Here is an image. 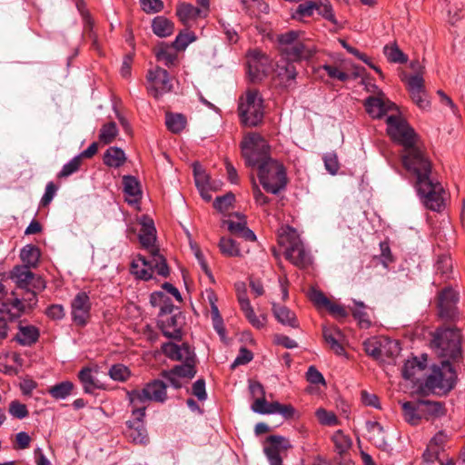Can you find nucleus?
I'll list each match as a JSON object with an SVG mask.
<instances>
[{
  "mask_svg": "<svg viewBox=\"0 0 465 465\" xmlns=\"http://www.w3.org/2000/svg\"><path fill=\"white\" fill-rule=\"evenodd\" d=\"M45 314L51 320L58 321L65 316V311L61 304H52L46 308Z\"/></svg>",
  "mask_w": 465,
  "mask_h": 465,
  "instance_id": "nucleus-60",
  "label": "nucleus"
},
{
  "mask_svg": "<svg viewBox=\"0 0 465 465\" xmlns=\"http://www.w3.org/2000/svg\"><path fill=\"white\" fill-rule=\"evenodd\" d=\"M448 435L443 430H440L434 435L428 445L440 451H443L444 445L448 441Z\"/></svg>",
  "mask_w": 465,
  "mask_h": 465,
  "instance_id": "nucleus-63",
  "label": "nucleus"
},
{
  "mask_svg": "<svg viewBox=\"0 0 465 465\" xmlns=\"http://www.w3.org/2000/svg\"><path fill=\"white\" fill-rule=\"evenodd\" d=\"M384 54L391 63L404 64L407 62V55L399 48L396 43L384 46Z\"/></svg>",
  "mask_w": 465,
  "mask_h": 465,
  "instance_id": "nucleus-47",
  "label": "nucleus"
},
{
  "mask_svg": "<svg viewBox=\"0 0 465 465\" xmlns=\"http://www.w3.org/2000/svg\"><path fill=\"white\" fill-rule=\"evenodd\" d=\"M162 351L172 361H183L195 358L193 351L186 342L177 345L173 342H165L162 345Z\"/></svg>",
  "mask_w": 465,
  "mask_h": 465,
  "instance_id": "nucleus-17",
  "label": "nucleus"
},
{
  "mask_svg": "<svg viewBox=\"0 0 465 465\" xmlns=\"http://www.w3.org/2000/svg\"><path fill=\"white\" fill-rule=\"evenodd\" d=\"M263 100L256 89H248L239 99L238 114L247 126H256L263 119Z\"/></svg>",
  "mask_w": 465,
  "mask_h": 465,
  "instance_id": "nucleus-9",
  "label": "nucleus"
},
{
  "mask_svg": "<svg viewBox=\"0 0 465 465\" xmlns=\"http://www.w3.org/2000/svg\"><path fill=\"white\" fill-rule=\"evenodd\" d=\"M456 380L457 374L450 362L441 361L440 365L433 366L421 389L437 394H447L454 388Z\"/></svg>",
  "mask_w": 465,
  "mask_h": 465,
  "instance_id": "nucleus-5",
  "label": "nucleus"
},
{
  "mask_svg": "<svg viewBox=\"0 0 465 465\" xmlns=\"http://www.w3.org/2000/svg\"><path fill=\"white\" fill-rule=\"evenodd\" d=\"M316 10L318 13L324 17L325 19L329 20L332 24L336 25L337 20L335 18V15L333 14V10L330 3H321L317 5Z\"/></svg>",
  "mask_w": 465,
  "mask_h": 465,
  "instance_id": "nucleus-59",
  "label": "nucleus"
},
{
  "mask_svg": "<svg viewBox=\"0 0 465 465\" xmlns=\"http://www.w3.org/2000/svg\"><path fill=\"white\" fill-rule=\"evenodd\" d=\"M81 164V156L74 157L70 162L63 166L62 170L58 173L57 177L62 179L72 175L80 169Z\"/></svg>",
  "mask_w": 465,
  "mask_h": 465,
  "instance_id": "nucleus-50",
  "label": "nucleus"
},
{
  "mask_svg": "<svg viewBox=\"0 0 465 465\" xmlns=\"http://www.w3.org/2000/svg\"><path fill=\"white\" fill-rule=\"evenodd\" d=\"M9 413L16 419H24L28 416V410L25 404L19 402L18 401H13L9 404Z\"/></svg>",
  "mask_w": 465,
  "mask_h": 465,
  "instance_id": "nucleus-55",
  "label": "nucleus"
},
{
  "mask_svg": "<svg viewBox=\"0 0 465 465\" xmlns=\"http://www.w3.org/2000/svg\"><path fill=\"white\" fill-rule=\"evenodd\" d=\"M365 352L371 356L375 360L381 359L383 355L388 353L389 347L391 350L392 347L397 349L398 343L394 341L387 339L371 338L363 342Z\"/></svg>",
  "mask_w": 465,
  "mask_h": 465,
  "instance_id": "nucleus-18",
  "label": "nucleus"
},
{
  "mask_svg": "<svg viewBox=\"0 0 465 465\" xmlns=\"http://www.w3.org/2000/svg\"><path fill=\"white\" fill-rule=\"evenodd\" d=\"M234 200V194L228 193L223 196L217 197L213 202V207L220 212L227 211L228 208L232 205Z\"/></svg>",
  "mask_w": 465,
  "mask_h": 465,
  "instance_id": "nucleus-56",
  "label": "nucleus"
},
{
  "mask_svg": "<svg viewBox=\"0 0 465 465\" xmlns=\"http://www.w3.org/2000/svg\"><path fill=\"white\" fill-rule=\"evenodd\" d=\"M194 363L195 358H192L190 361H183V364L175 365L171 370H168V373H174L180 378L193 379L196 374Z\"/></svg>",
  "mask_w": 465,
  "mask_h": 465,
  "instance_id": "nucleus-40",
  "label": "nucleus"
},
{
  "mask_svg": "<svg viewBox=\"0 0 465 465\" xmlns=\"http://www.w3.org/2000/svg\"><path fill=\"white\" fill-rule=\"evenodd\" d=\"M147 80L150 84L148 91L155 98H159L172 90L170 76L165 69L157 66L153 70H150Z\"/></svg>",
  "mask_w": 465,
  "mask_h": 465,
  "instance_id": "nucleus-11",
  "label": "nucleus"
},
{
  "mask_svg": "<svg viewBox=\"0 0 465 465\" xmlns=\"http://www.w3.org/2000/svg\"><path fill=\"white\" fill-rule=\"evenodd\" d=\"M78 379L83 384L85 393H93L94 389L100 388L92 374V369L89 367H84L78 372Z\"/></svg>",
  "mask_w": 465,
  "mask_h": 465,
  "instance_id": "nucleus-44",
  "label": "nucleus"
},
{
  "mask_svg": "<svg viewBox=\"0 0 465 465\" xmlns=\"http://www.w3.org/2000/svg\"><path fill=\"white\" fill-rule=\"evenodd\" d=\"M364 106L367 113L372 118H381L391 111L398 112L396 104L390 100L385 99L383 94H380L376 97L370 96L366 99Z\"/></svg>",
  "mask_w": 465,
  "mask_h": 465,
  "instance_id": "nucleus-16",
  "label": "nucleus"
},
{
  "mask_svg": "<svg viewBox=\"0 0 465 465\" xmlns=\"http://www.w3.org/2000/svg\"><path fill=\"white\" fill-rule=\"evenodd\" d=\"M151 258L148 260V267L152 268V273L156 271L160 276L164 278L170 274V269L166 259L159 252V249H152Z\"/></svg>",
  "mask_w": 465,
  "mask_h": 465,
  "instance_id": "nucleus-34",
  "label": "nucleus"
},
{
  "mask_svg": "<svg viewBox=\"0 0 465 465\" xmlns=\"http://www.w3.org/2000/svg\"><path fill=\"white\" fill-rule=\"evenodd\" d=\"M242 155L247 166L259 168L271 159V147L267 141L259 134H247L241 143Z\"/></svg>",
  "mask_w": 465,
  "mask_h": 465,
  "instance_id": "nucleus-7",
  "label": "nucleus"
},
{
  "mask_svg": "<svg viewBox=\"0 0 465 465\" xmlns=\"http://www.w3.org/2000/svg\"><path fill=\"white\" fill-rule=\"evenodd\" d=\"M432 348L442 361L461 358V334L457 328H439L433 333Z\"/></svg>",
  "mask_w": 465,
  "mask_h": 465,
  "instance_id": "nucleus-4",
  "label": "nucleus"
},
{
  "mask_svg": "<svg viewBox=\"0 0 465 465\" xmlns=\"http://www.w3.org/2000/svg\"><path fill=\"white\" fill-rule=\"evenodd\" d=\"M76 5L78 10L81 12L84 21V35L92 42V46L94 48L98 49V39L96 34L94 31V21L92 20L89 13L83 10L84 2L82 0H79Z\"/></svg>",
  "mask_w": 465,
  "mask_h": 465,
  "instance_id": "nucleus-35",
  "label": "nucleus"
},
{
  "mask_svg": "<svg viewBox=\"0 0 465 465\" xmlns=\"http://www.w3.org/2000/svg\"><path fill=\"white\" fill-rule=\"evenodd\" d=\"M73 322L79 327L85 326L91 317V302L85 292H78L71 302Z\"/></svg>",
  "mask_w": 465,
  "mask_h": 465,
  "instance_id": "nucleus-10",
  "label": "nucleus"
},
{
  "mask_svg": "<svg viewBox=\"0 0 465 465\" xmlns=\"http://www.w3.org/2000/svg\"><path fill=\"white\" fill-rule=\"evenodd\" d=\"M427 359V355L423 354L420 358L413 357L407 360L402 367V377L405 380L418 381L417 375L426 369Z\"/></svg>",
  "mask_w": 465,
  "mask_h": 465,
  "instance_id": "nucleus-23",
  "label": "nucleus"
},
{
  "mask_svg": "<svg viewBox=\"0 0 465 465\" xmlns=\"http://www.w3.org/2000/svg\"><path fill=\"white\" fill-rule=\"evenodd\" d=\"M275 82L284 89H292L296 86L298 72L295 63L281 60L275 68Z\"/></svg>",
  "mask_w": 465,
  "mask_h": 465,
  "instance_id": "nucleus-14",
  "label": "nucleus"
},
{
  "mask_svg": "<svg viewBox=\"0 0 465 465\" xmlns=\"http://www.w3.org/2000/svg\"><path fill=\"white\" fill-rule=\"evenodd\" d=\"M174 47L171 45L162 43L154 49V54L157 61L162 62L164 65L170 67L177 62L178 55Z\"/></svg>",
  "mask_w": 465,
  "mask_h": 465,
  "instance_id": "nucleus-32",
  "label": "nucleus"
},
{
  "mask_svg": "<svg viewBox=\"0 0 465 465\" xmlns=\"http://www.w3.org/2000/svg\"><path fill=\"white\" fill-rule=\"evenodd\" d=\"M181 318L179 314L170 315L163 318H159L158 327L163 334L172 340L181 341L183 338L182 327L178 322Z\"/></svg>",
  "mask_w": 465,
  "mask_h": 465,
  "instance_id": "nucleus-21",
  "label": "nucleus"
},
{
  "mask_svg": "<svg viewBox=\"0 0 465 465\" xmlns=\"http://www.w3.org/2000/svg\"><path fill=\"white\" fill-rule=\"evenodd\" d=\"M221 252L228 257H238L242 255L239 243L232 238L222 237L219 242Z\"/></svg>",
  "mask_w": 465,
  "mask_h": 465,
  "instance_id": "nucleus-43",
  "label": "nucleus"
},
{
  "mask_svg": "<svg viewBox=\"0 0 465 465\" xmlns=\"http://www.w3.org/2000/svg\"><path fill=\"white\" fill-rule=\"evenodd\" d=\"M126 426L125 436L131 442L141 445L148 442L149 439L143 424V418L134 417L133 420L126 422Z\"/></svg>",
  "mask_w": 465,
  "mask_h": 465,
  "instance_id": "nucleus-19",
  "label": "nucleus"
},
{
  "mask_svg": "<svg viewBox=\"0 0 465 465\" xmlns=\"http://www.w3.org/2000/svg\"><path fill=\"white\" fill-rule=\"evenodd\" d=\"M203 10L201 8L187 3H182L178 5L176 8V15L178 16L179 20L185 25L189 23V21L194 20L201 16Z\"/></svg>",
  "mask_w": 465,
  "mask_h": 465,
  "instance_id": "nucleus-38",
  "label": "nucleus"
},
{
  "mask_svg": "<svg viewBox=\"0 0 465 465\" xmlns=\"http://www.w3.org/2000/svg\"><path fill=\"white\" fill-rule=\"evenodd\" d=\"M315 414L320 423L322 425L334 426L338 424V419L332 411H328L325 409H318Z\"/></svg>",
  "mask_w": 465,
  "mask_h": 465,
  "instance_id": "nucleus-54",
  "label": "nucleus"
},
{
  "mask_svg": "<svg viewBox=\"0 0 465 465\" xmlns=\"http://www.w3.org/2000/svg\"><path fill=\"white\" fill-rule=\"evenodd\" d=\"M30 268L24 265H16L10 272V278L18 288L23 290L30 289V281L34 279V272H31Z\"/></svg>",
  "mask_w": 465,
  "mask_h": 465,
  "instance_id": "nucleus-29",
  "label": "nucleus"
},
{
  "mask_svg": "<svg viewBox=\"0 0 465 465\" xmlns=\"http://www.w3.org/2000/svg\"><path fill=\"white\" fill-rule=\"evenodd\" d=\"M104 163L109 167L119 168L126 162L124 152L116 146L109 147L104 154Z\"/></svg>",
  "mask_w": 465,
  "mask_h": 465,
  "instance_id": "nucleus-37",
  "label": "nucleus"
},
{
  "mask_svg": "<svg viewBox=\"0 0 465 465\" xmlns=\"http://www.w3.org/2000/svg\"><path fill=\"white\" fill-rule=\"evenodd\" d=\"M311 301L318 308H325L330 305V300L321 291L312 290L310 294Z\"/></svg>",
  "mask_w": 465,
  "mask_h": 465,
  "instance_id": "nucleus-62",
  "label": "nucleus"
},
{
  "mask_svg": "<svg viewBox=\"0 0 465 465\" xmlns=\"http://www.w3.org/2000/svg\"><path fill=\"white\" fill-rule=\"evenodd\" d=\"M272 311L276 320L282 325L291 328H299L296 314L284 305L272 302Z\"/></svg>",
  "mask_w": 465,
  "mask_h": 465,
  "instance_id": "nucleus-24",
  "label": "nucleus"
},
{
  "mask_svg": "<svg viewBox=\"0 0 465 465\" xmlns=\"http://www.w3.org/2000/svg\"><path fill=\"white\" fill-rule=\"evenodd\" d=\"M272 402H268L265 399V396L263 397H257L252 404V411L260 414H273L272 410Z\"/></svg>",
  "mask_w": 465,
  "mask_h": 465,
  "instance_id": "nucleus-51",
  "label": "nucleus"
},
{
  "mask_svg": "<svg viewBox=\"0 0 465 465\" xmlns=\"http://www.w3.org/2000/svg\"><path fill=\"white\" fill-rule=\"evenodd\" d=\"M420 406L422 410L423 420H433L446 414V408L440 401L420 400Z\"/></svg>",
  "mask_w": 465,
  "mask_h": 465,
  "instance_id": "nucleus-27",
  "label": "nucleus"
},
{
  "mask_svg": "<svg viewBox=\"0 0 465 465\" xmlns=\"http://www.w3.org/2000/svg\"><path fill=\"white\" fill-rule=\"evenodd\" d=\"M323 161L325 168L330 173L335 174L338 172L340 165L337 155L334 153H326L323 157Z\"/></svg>",
  "mask_w": 465,
  "mask_h": 465,
  "instance_id": "nucleus-61",
  "label": "nucleus"
},
{
  "mask_svg": "<svg viewBox=\"0 0 465 465\" xmlns=\"http://www.w3.org/2000/svg\"><path fill=\"white\" fill-rule=\"evenodd\" d=\"M117 134L118 129L116 124L114 122H109L101 127L99 141L104 144L111 143Z\"/></svg>",
  "mask_w": 465,
  "mask_h": 465,
  "instance_id": "nucleus-48",
  "label": "nucleus"
},
{
  "mask_svg": "<svg viewBox=\"0 0 465 465\" xmlns=\"http://www.w3.org/2000/svg\"><path fill=\"white\" fill-rule=\"evenodd\" d=\"M39 337L40 331L37 327L19 324L15 340L22 346H32L38 341Z\"/></svg>",
  "mask_w": 465,
  "mask_h": 465,
  "instance_id": "nucleus-26",
  "label": "nucleus"
},
{
  "mask_svg": "<svg viewBox=\"0 0 465 465\" xmlns=\"http://www.w3.org/2000/svg\"><path fill=\"white\" fill-rule=\"evenodd\" d=\"M266 65H262L260 62H255V60H248L249 74L252 82L262 79L265 75Z\"/></svg>",
  "mask_w": 465,
  "mask_h": 465,
  "instance_id": "nucleus-52",
  "label": "nucleus"
},
{
  "mask_svg": "<svg viewBox=\"0 0 465 465\" xmlns=\"http://www.w3.org/2000/svg\"><path fill=\"white\" fill-rule=\"evenodd\" d=\"M186 124V118L182 114L166 113L165 124L172 133H181L185 128Z\"/></svg>",
  "mask_w": 465,
  "mask_h": 465,
  "instance_id": "nucleus-41",
  "label": "nucleus"
},
{
  "mask_svg": "<svg viewBox=\"0 0 465 465\" xmlns=\"http://www.w3.org/2000/svg\"><path fill=\"white\" fill-rule=\"evenodd\" d=\"M387 133L402 146L401 160L408 172L416 177L418 193L423 198L427 208L440 211L443 206V188L431 177V162L419 143L418 136L400 114L389 115L386 119Z\"/></svg>",
  "mask_w": 465,
  "mask_h": 465,
  "instance_id": "nucleus-1",
  "label": "nucleus"
},
{
  "mask_svg": "<svg viewBox=\"0 0 465 465\" xmlns=\"http://www.w3.org/2000/svg\"><path fill=\"white\" fill-rule=\"evenodd\" d=\"M332 441L337 455H343L344 452H348L351 447V439L344 435L341 430H338L333 434Z\"/></svg>",
  "mask_w": 465,
  "mask_h": 465,
  "instance_id": "nucleus-45",
  "label": "nucleus"
},
{
  "mask_svg": "<svg viewBox=\"0 0 465 465\" xmlns=\"http://www.w3.org/2000/svg\"><path fill=\"white\" fill-rule=\"evenodd\" d=\"M196 40V35L193 32L185 30L180 32L172 45L176 51H183L193 42Z\"/></svg>",
  "mask_w": 465,
  "mask_h": 465,
  "instance_id": "nucleus-46",
  "label": "nucleus"
},
{
  "mask_svg": "<svg viewBox=\"0 0 465 465\" xmlns=\"http://www.w3.org/2000/svg\"><path fill=\"white\" fill-rule=\"evenodd\" d=\"M111 379L117 381H125L130 377L131 372L129 369L124 364H114L108 371Z\"/></svg>",
  "mask_w": 465,
  "mask_h": 465,
  "instance_id": "nucleus-49",
  "label": "nucleus"
},
{
  "mask_svg": "<svg viewBox=\"0 0 465 465\" xmlns=\"http://www.w3.org/2000/svg\"><path fill=\"white\" fill-rule=\"evenodd\" d=\"M441 452L442 451L428 445L422 454V465H434L436 461H439L440 464V461H443L440 459Z\"/></svg>",
  "mask_w": 465,
  "mask_h": 465,
  "instance_id": "nucleus-53",
  "label": "nucleus"
},
{
  "mask_svg": "<svg viewBox=\"0 0 465 465\" xmlns=\"http://www.w3.org/2000/svg\"><path fill=\"white\" fill-rule=\"evenodd\" d=\"M124 192L129 203H137L142 195L138 180L132 175L123 177Z\"/></svg>",
  "mask_w": 465,
  "mask_h": 465,
  "instance_id": "nucleus-31",
  "label": "nucleus"
},
{
  "mask_svg": "<svg viewBox=\"0 0 465 465\" xmlns=\"http://www.w3.org/2000/svg\"><path fill=\"white\" fill-rule=\"evenodd\" d=\"M26 312V306L23 300L17 297H10L4 301L1 304V317L7 316L10 322L20 318Z\"/></svg>",
  "mask_w": 465,
  "mask_h": 465,
  "instance_id": "nucleus-22",
  "label": "nucleus"
},
{
  "mask_svg": "<svg viewBox=\"0 0 465 465\" xmlns=\"http://www.w3.org/2000/svg\"><path fill=\"white\" fill-rule=\"evenodd\" d=\"M291 447L289 440L282 436L271 435L266 438L263 451L270 465H282V452Z\"/></svg>",
  "mask_w": 465,
  "mask_h": 465,
  "instance_id": "nucleus-12",
  "label": "nucleus"
},
{
  "mask_svg": "<svg viewBox=\"0 0 465 465\" xmlns=\"http://www.w3.org/2000/svg\"><path fill=\"white\" fill-rule=\"evenodd\" d=\"M155 232L156 230L152 220H148L142 223L139 241L142 246L149 251V253H152V249H157L154 246V242L156 241Z\"/></svg>",
  "mask_w": 465,
  "mask_h": 465,
  "instance_id": "nucleus-30",
  "label": "nucleus"
},
{
  "mask_svg": "<svg viewBox=\"0 0 465 465\" xmlns=\"http://www.w3.org/2000/svg\"><path fill=\"white\" fill-rule=\"evenodd\" d=\"M403 418L406 422L412 426L419 425L423 420L422 410L420 406V401H405L401 405Z\"/></svg>",
  "mask_w": 465,
  "mask_h": 465,
  "instance_id": "nucleus-28",
  "label": "nucleus"
},
{
  "mask_svg": "<svg viewBox=\"0 0 465 465\" xmlns=\"http://www.w3.org/2000/svg\"><path fill=\"white\" fill-rule=\"evenodd\" d=\"M167 386L160 380H153L142 389H134L127 392L130 404L133 407V417L144 418L148 402L163 403L167 400Z\"/></svg>",
  "mask_w": 465,
  "mask_h": 465,
  "instance_id": "nucleus-3",
  "label": "nucleus"
},
{
  "mask_svg": "<svg viewBox=\"0 0 465 465\" xmlns=\"http://www.w3.org/2000/svg\"><path fill=\"white\" fill-rule=\"evenodd\" d=\"M141 5L146 13H157L163 8V3L161 0H141Z\"/></svg>",
  "mask_w": 465,
  "mask_h": 465,
  "instance_id": "nucleus-64",
  "label": "nucleus"
},
{
  "mask_svg": "<svg viewBox=\"0 0 465 465\" xmlns=\"http://www.w3.org/2000/svg\"><path fill=\"white\" fill-rule=\"evenodd\" d=\"M40 250L33 244L25 245L20 252V258L25 263L24 266L35 268L40 260Z\"/></svg>",
  "mask_w": 465,
  "mask_h": 465,
  "instance_id": "nucleus-39",
  "label": "nucleus"
},
{
  "mask_svg": "<svg viewBox=\"0 0 465 465\" xmlns=\"http://www.w3.org/2000/svg\"><path fill=\"white\" fill-rule=\"evenodd\" d=\"M148 260L142 255H138L137 258L132 262L130 272L137 279L148 281L152 279V268L148 267Z\"/></svg>",
  "mask_w": 465,
  "mask_h": 465,
  "instance_id": "nucleus-33",
  "label": "nucleus"
},
{
  "mask_svg": "<svg viewBox=\"0 0 465 465\" xmlns=\"http://www.w3.org/2000/svg\"><path fill=\"white\" fill-rule=\"evenodd\" d=\"M239 221H227L228 230L234 235L243 238L246 241L255 242L256 236L254 232L247 227L245 216L236 213L234 214Z\"/></svg>",
  "mask_w": 465,
  "mask_h": 465,
  "instance_id": "nucleus-25",
  "label": "nucleus"
},
{
  "mask_svg": "<svg viewBox=\"0 0 465 465\" xmlns=\"http://www.w3.org/2000/svg\"><path fill=\"white\" fill-rule=\"evenodd\" d=\"M74 388V385L72 381H62L60 383H57L54 386H51L48 389V393L56 400L65 399L67 396H69L73 390Z\"/></svg>",
  "mask_w": 465,
  "mask_h": 465,
  "instance_id": "nucleus-42",
  "label": "nucleus"
},
{
  "mask_svg": "<svg viewBox=\"0 0 465 465\" xmlns=\"http://www.w3.org/2000/svg\"><path fill=\"white\" fill-rule=\"evenodd\" d=\"M322 336L325 342L336 355L342 356L345 354V350L342 345L344 336L338 327L333 325L323 326Z\"/></svg>",
  "mask_w": 465,
  "mask_h": 465,
  "instance_id": "nucleus-20",
  "label": "nucleus"
},
{
  "mask_svg": "<svg viewBox=\"0 0 465 465\" xmlns=\"http://www.w3.org/2000/svg\"><path fill=\"white\" fill-rule=\"evenodd\" d=\"M273 413H280L285 419H291L294 416L295 409L291 404H281L278 401H272Z\"/></svg>",
  "mask_w": 465,
  "mask_h": 465,
  "instance_id": "nucleus-58",
  "label": "nucleus"
},
{
  "mask_svg": "<svg viewBox=\"0 0 465 465\" xmlns=\"http://www.w3.org/2000/svg\"><path fill=\"white\" fill-rule=\"evenodd\" d=\"M458 293L450 287L444 288L438 294L439 315L445 320H452L457 315Z\"/></svg>",
  "mask_w": 465,
  "mask_h": 465,
  "instance_id": "nucleus-13",
  "label": "nucleus"
},
{
  "mask_svg": "<svg viewBox=\"0 0 465 465\" xmlns=\"http://www.w3.org/2000/svg\"><path fill=\"white\" fill-rule=\"evenodd\" d=\"M408 90L412 101L420 108L427 109L430 106V101L424 86V79L420 74H414L409 77L407 81Z\"/></svg>",
  "mask_w": 465,
  "mask_h": 465,
  "instance_id": "nucleus-15",
  "label": "nucleus"
},
{
  "mask_svg": "<svg viewBox=\"0 0 465 465\" xmlns=\"http://www.w3.org/2000/svg\"><path fill=\"white\" fill-rule=\"evenodd\" d=\"M277 49L282 60L292 63L310 60L316 53L315 45L299 31H288L277 36Z\"/></svg>",
  "mask_w": 465,
  "mask_h": 465,
  "instance_id": "nucleus-2",
  "label": "nucleus"
},
{
  "mask_svg": "<svg viewBox=\"0 0 465 465\" xmlns=\"http://www.w3.org/2000/svg\"><path fill=\"white\" fill-rule=\"evenodd\" d=\"M278 242L285 249V258L293 265L299 268H305L310 264V256L305 251L298 232L294 229L291 227L284 229L279 234Z\"/></svg>",
  "mask_w": 465,
  "mask_h": 465,
  "instance_id": "nucleus-6",
  "label": "nucleus"
},
{
  "mask_svg": "<svg viewBox=\"0 0 465 465\" xmlns=\"http://www.w3.org/2000/svg\"><path fill=\"white\" fill-rule=\"evenodd\" d=\"M258 177L267 193L277 194L287 184L286 171L282 163L275 159H269L259 166Z\"/></svg>",
  "mask_w": 465,
  "mask_h": 465,
  "instance_id": "nucleus-8",
  "label": "nucleus"
},
{
  "mask_svg": "<svg viewBox=\"0 0 465 465\" xmlns=\"http://www.w3.org/2000/svg\"><path fill=\"white\" fill-rule=\"evenodd\" d=\"M152 29L154 35L159 37H167L173 34L174 25L165 16H156L152 22Z\"/></svg>",
  "mask_w": 465,
  "mask_h": 465,
  "instance_id": "nucleus-36",
  "label": "nucleus"
},
{
  "mask_svg": "<svg viewBox=\"0 0 465 465\" xmlns=\"http://www.w3.org/2000/svg\"><path fill=\"white\" fill-rule=\"evenodd\" d=\"M359 308L352 312L353 317L359 321L361 328H369L371 326V321L368 319L367 312L364 311L365 306L363 302H356Z\"/></svg>",
  "mask_w": 465,
  "mask_h": 465,
  "instance_id": "nucleus-57",
  "label": "nucleus"
}]
</instances>
